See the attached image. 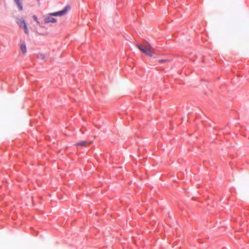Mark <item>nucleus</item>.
Returning <instances> with one entry per match:
<instances>
[{
	"label": "nucleus",
	"mask_w": 249,
	"mask_h": 249,
	"mask_svg": "<svg viewBox=\"0 0 249 249\" xmlns=\"http://www.w3.org/2000/svg\"><path fill=\"white\" fill-rule=\"evenodd\" d=\"M71 7L69 5L66 6L62 10L54 13H50L47 16H63L70 11Z\"/></svg>",
	"instance_id": "20e7f679"
},
{
	"label": "nucleus",
	"mask_w": 249,
	"mask_h": 249,
	"mask_svg": "<svg viewBox=\"0 0 249 249\" xmlns=\"http://www.w3.org/2000/svg\"><path fill=\"white\" fill-rule=\"evenodd\" d=\"M17 23L18 25L20 28L24 30V33L26 34H29V30L27 27V25L24 20H23L22 18H18L17 20Z\"/></svg>",
	"instance_id": "7ed1b4c3"
},
{
	"label": "nucleus",
	"mask_w": 249,
	"mask_h": 249,
	"mask_svg": "<svg viewBox=\"0 0 249 249\" xmlns=\"http://www.w3.org/2000/svg\"><path fill=\"white\" fill-rule=\"evenodd\" d=\"M118 7H121V6L119 5V3L118 4Z\"/></svg>",
	"instance_id": "9b49d317"
},
{
	"label": "nucleus",
	"mask_w": 249,
	"mask_h": 249,
	"mask_svg": "<svg viewBox=\"0 0 249 249\" xmlns=\"http://www.w3.org/2000/svg\"><path fill=\"white\" fill-rule=\"evenodd\" d=\"M20 48L23 54H25L26 53V46L24 42H20Z\"/></svg>",
	"instance_id": "423d86ee"
},
{
	"label": "nucleus",
	"mask_w": 249,
	"mask_h": 249,
	"mask_svg": "<svg viewBox=\"0 0 249 249\" xmlns=\"http://www.w3.org/2000/svg\"><path fill=\"white\" fill-rule=\"evenodd\" d=\"M38 57L40 58L43 59L45 58V56L43 54H40L38 55Z\"/></svg>",
	"instance_id": "1a4fd4ad"
},
{
	"label": "nucleus",
	"mask_w": 249,
	"mask_h": 249,
	"mask_svg": "<svg viewBox=\"0 0 249 249\" xmlns=\"http://www.w3.org/2000/svg\"><path fill=\"white\" fill-rule=\"evenodd\" d=\"M34 19L41 26H43L44 23H55L56 20L52 17H34Z\"/></svg>",
	"instance_id": "f03ea898"
},
{
	"label": "nucleus",
	"mask_w": 249,
	"mask_h": 249,
	"mask_svg": "<svg viewBox=\"0 0 249 249\" xmlns=\"http://www.w3.org/2000/svg\"><path fill=\"white\" fill-rule=\"evenodd\" d=\"M42 34V35H44V36H45V35H48V33H47V32H45V33H43V34Z\"/></svg>",
	"instance_id": "9d476101"
},
{
	"label": "nucleus",
	"mask_w": 249,
	"mask_h": 249,
	"mask_svg": "<svg viewBox=\"0 0 249 249\" xmlns=\"http://www.w3.org/2000/svg\"><path fill=\"white\" fill-rule=\"evenodd\" d=\"M169 60L168 59H160L159 60V62L160 63H163V62H169Z\"/></svg>",
	"instance_id": "6e6552de"
},
{
	"label": "nucleus",
	"mask_w": 249,
	"mask_h": 249,
	"mask_svg": "<svg viewBox=\"0 0 249 249\" xmlns=\"http://www.w3.org/2000/svg\"><path fill=\"white\" fill-rule=\"evenodd\" d=\"M14 2H15L16 4L17 5L19 10H22L23 9L22 0H14Z\"/></svg>",
	"instance_id": "0eeeda50"
},
{
	"label": "nucleus",
	"mask_w": 249,
	"mask_h": 249,
	"mask_svg": "<svg viewBox=\"0 0 249 249\" xmlns=\"http://www.w3.org/2000/svg\"><path fill=\"white\" fill-rule=\"evenodd\" d=\"M136 46L142 52L149 57H152L155 53L154 49L148 42L142 44H137Z\"/></svg>",
	"instance_id": "f257e3e1"
},
{
	"label": "nucleus",
	"mask_w": 249,
	"mask_h": 249,
	"mask_svg": "<svg viewBox=\"0 0 249 249\" xmlns=\"http://www.w3.org/2000/svg\"><path fill=\"white\" fill-rule=\"evenodd\" d=\"M119 0H117V2H119Z\"/></svg>",
	"instance_id": "ddd939ff"
},
{
	"label": "nucleus",
	"mask_w": 249,
	"mask_h": 249,
	"mask_svg": "<svg viewBox=\"0 0 249 249\" xmlns=\"http://www.w3.org/2000/svg\"><path fill=\"white\" fill-rule=\"evenodd\" d=\"M92 143V141H82L77 142L75 144V146H80L82 147H86Z\"/></svg>",
	"instance_id": "39448f33"
},
{
	"label": "nucleus",
	"mask_w": 249,
	"mask_h": 249,
	"mask_svg": "<svg viewBox=\"0 0 249 249\" xmlns=\"http://www.w3.org/2000/svg\"><path fill=\"white\" fill-rule=\"evenodd\" d=\"M37 1L38 2H39V0H37Z\"/></svg>",
	"instance_id": "f8f14e48"
}]
</instances>
